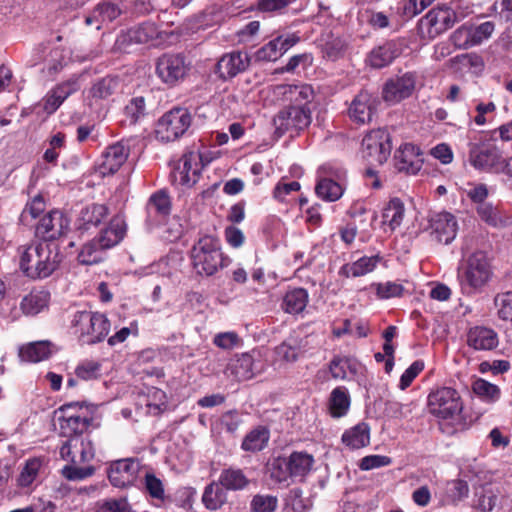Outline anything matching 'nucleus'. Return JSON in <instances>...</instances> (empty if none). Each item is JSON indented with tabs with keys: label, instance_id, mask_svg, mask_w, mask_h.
Instances as JSON below:
<instances>
[{
	"label": "nucleus",
	"instance_id": "6ab92c4d",
	"mask_svg": "<svg viewBox=\"0 0 512 512\" xmlns=\"http://www.w3.org/2000/svg\"><path fill=\"white\" fill-rule=\"evenodd\" d=\"M67 218L58 210L51 211L44 215L36 225V235L42 241L50 242L62 236L68 229Z\"/></svg>",
	"mask_w": 512,
	"mask_h": 512
},
{
	"label": "nucleus",
	"instance_id": "9d476101",
	"mask_svg": "<svg viewBox=\"0 0 512 512\" xmlns=\"http://www.w3.org/2000/svg\"><path fill=\"white\" fill-rule=\"evenodd\" d=\"M392 150L390 134L385 129L368 132L362 140V155L370 164L382 165Z\"/></svg>",
	"mask_w": 512,
	"mask_h": 512
},
{
	"label": "nucleus",
	"instance_id": "052dcab7",
	"mask_svg": "<svg viewBox=\"0 0 512 512\" xmlns=\"http://www.w3.org/2000/svg\"><path fill=\"white\" fill-rule=\"evenodd\" d=\"M94 512H128V502L126 498L98 502Z\"/></svg>",
	"mask_w": 512,
	"mask_h": 512
},
{
	"label": "nucleus",
	"instance_id": "1a4fd4ad",
	"mask_svg": "<svg viewBox=\"0 0 512 512\" xmlns=\"http://www.w3.org/2000/svg\"><path fill=\"white\" fill-rule=\"evenodd\" d=\"M507 158L501 150L488 142L470 143L469 163L477 170L488 173H500Z\"/></svg>",
	"mask_w": 512,
	"mask_h": 512
},
{
	"label": "nucleus",
	"instance_id": "dca6fc26",
	"mask_svg": "<svg viewBox=\"0 0 512 512\" xmlns=\"http://www.w3.org/2000/svg\"><path fill=\"white\" fill-rule=\"evenodd\" d=\"M457 22L456 12L448 6H437L432 8L423 16L418 24L421 32H445L451 29Z\"/></svg>",
	"mask_w": 512,
	"mask_h": 512
},
{
	"label": "nucleus",
	"instance_id": "c85d7f7f",
	"mask_svg": "<svg viewBox=\"0 0 512 512\" xmlns=\"http://www.w3.org/2000/svg\"><path fill=\"white\" fill-rule=\"evenodd\" d=\"M287 458L291 477L303 481L312 469L313 456L304 451H294Z\"/></svg>",
	"mask_w": 512,
	"mask_h": 512
},
{
	"label": "nucleus",
	"instance_id": "c03bdc74",
	"mask_svg": "<svg viewBox=\"0 0 512 512\" xmlns=\"http://www.w3.org/2000/svg\"><path fill=\"white\" fill-rule=\"evenodd\" d=\"M349 215L354 219L355 224H359V228L363 232H367L377 219L375 211L368 210L363 204L356 203L349 209Z\"/></svg>",
	"mask_w": 512,
	"mask_h": 512
},
{
	"label": "nucleus",
	"instance_id": "393cba45",
	"mask_svg": "<svg viewBox=\"0 0 512 512\" xmlns=\"http://www.w3.org/2000/svg\"><path fill=\"white\" fill-rule=\"evenodd\" d=\"M297 41L298 38L294 34H280L277 38L260 48L257 51V57L264 61H276Z\"/></svg>",
	"mask_w": 512,
	"mask_h": 512
},
{
	"label": "nucleus",
	"instance_id": "f8f14e48",
	"mask_svg": "<svg viewBox=\"0 0 512 512\" xmlns=\"http://www.w3.org/2000/svg\"><path fill=\"white\" fill-rule=\"evenodd\" d=\"M429 229L434 241L448 245L457 235L458 223L450 212H434L429 216Z\"/></svg>",
	"mask_w": 512,
	"mask_h": 512
},
{
	"label": "nucleus",
	"instance_id": "864d4df0",
	"mask_svg": "<svg viewBox=\"0 0 512 512\" xmlns=\"http://www.w3.org/2000/svg\"><path fill=\"white\" fill-rule=\"evenodd\" d=\"M494 303L498 309V316L502 320L512 322V291L497 294Z\"/></svg>",
	"mask_w": 512,
	"mask_h": 512
},
{
	"label": "nucleus",
	"instance_id": "bb28decb",
	"mask_svg": "<svg viewBox=\"0 0 512 512\" xmlns=\"http://www.w3.org/2000/svg\"><path fill=\"white\" fill-rule=\"evenodd\" d=\"M497 333L488 327L475 326L469 329L467 333V344L475 350H492L498 345Z\"/></svg>",
	"mask_w": 512,
	"mask_h": 512
},
{
	"label": "nucleus",
	"instance_id": "7c9ffc66",
	"mask_svg": "<svg viewBox=\"0 0 512 512\" xmlns=\"http://www.w3.org/2000/svg\"><path fill=\"white\" fill-rule=\"evenodd\" d=\"M342 442L350 449H360L370 443V428L367 423L361 422L346 430L342 435Z\"/></svg>",
	"mask_w": 512,
	"mask_h": 512
},
{
	"label": "nucleus",
	"instance_id": "c756f323",
	"mask_svg": "<svg viewBox=\"0 0 512 512\" xmlns=\"http://www.w3.org/2000/svg\"><path fill=\"white\" fill-rule=\"evenodd\" d=\"M120 15V9L111 3H102L94 8L91 15L86 18L88 25L95 23V29L100 30Z\"/></svg>",
	"mask_w": 512,
	"mask_h": 512
},
{
	"label": "nucleus",
	"instance_id": "f3484780",
	"mask_svg": "<svg viewBox=\"0 0 512 512\" xmlns=\"http://www.w3.org/2000/svg\"><path fill=\"white\" fill-rule=\"evenodd\" d=\"M273 94L283 102H289L293 107H309L315 93L309 84H279L273 87Z\"/></svg>",
	"mask_w": 512,
	"mask_h": 512
},
{
	"label": "nucleus",
	"instance_id": "6e6d98bb",
	"mask_svg": "<svg viewBox=\"0 0 512 512\" xmlns=\"http://www.w3.org/2000/svg\"><path fill=\"white\" fill-rule=\"evenodd\" d=\"M95 472L93 466L78 467L75 465H66L62 468V475L71 481L83 480L92 476Z\"/></svg>",
	"mask_w": 512,
	"mask_h": 512
},
{
	"label": "nucleus",
	"instance_id": "0eeeda50",
	"mask_svg": "<svg viewBox=\"0 0 512 512\" xmlns=\"http://www.w3.org/2000/svg\"><path fill=\"white\" fill-rule=\"evenodd\" d=\"M57 420L60 434L70 439L83 436L91 423L88 410L78 403H69L61 406L57 411Z\"/></svg>",
	"mask_w": 512,
	"mask_h": 512
},
{
	"label": "nucleus",
	"instance_id": "69168bd1",
	"mask_svg": "<svg viewBox=\"0 0 512 512\" xmlns=\"http://www.w3.org/2000/svg\"><path fill=\"white\" fill-rule=\"evenodd\" d=\"M403 286L394 282L379 283L376 285L377 296L381 299L399 297L403 293Z\"/></svg>",
	"mask_w": 512,
	"mask_h": 512
},
{
	"label": "nucleus",
	"instance_id": "a878e982",
	"mask_svg": "<svg viewBox=\"0 0 512 512\" xmlns=\"http://www.w3.org/2000/svg\"><path fill=\"white\" fill-rule=\"evenodd\" d=\"M50 292L44 288L32 289L20 302V310L26 316H35L48 308Z\"/></svg>",
	"mask_w": 512,
	"mask_h": 512
},
{
	"label": "nucleus",
	"instance_id": "20e7f679",
	"mask_svg": "<svg viewBox=\"0 0 512 512\" xmlns=\"http://www.w3.org/2000/svg\"><path fill=\"white\" fill-rule=\"evenodd\" d=\"M491 275L489 261L481 251L471 254L458 268V278L463 289L480 290L488 283Z\"/></svg>",
	"mask_w": 512,
	"mask_h": 512
},
{
	"label": "nucleus",
	"instance_id": "a18cd8bd",
	"mask_svg": "<svg viewBox=\"0 0 512 512\" xmlns=\"http://www.w3.org/2000/svg\"><path fill=\"white\" fill-rule=\"evenodd\" d=\"M269 440V433L266 429L258 427L250 431L242 442V449L250 452L261 451Z\"/></svg>",
	"mask_w": 512,
	"mask_h": 512
},
{
	"label": "nucleus",
	"instance_id": "5fc2aeb1",
	"mask_svg": "<svg viewBox=\"0 0 512 512\" xmlns=\"http://www.w3.org/2000/svg\"><path fill=\"white\" fill-rule=\"evenodd\" d=\"M379 261L378 256L362 257L349 267V272L353 277L363 276L373 271Z\"/></svg>",
	"mask_w": 512,
	"mask_h": 512
},
{
	"label": "nucleus",
	"instance_id": "09e8293b",
	"mask_svg": "<svg viewBox=\"0 0 512 512\" xmlns=\"http://www.w3.org/2000/svg\"><path fill=\"white\" fill-rule=\"evenodd\" d=\"M46 204L41 195H36L29 201L23 209L20 220L23 224L28 225L31 220L36 219L41 213L44 212Z\"/></svg>",
	"mask_w": 512,
	"mask_h": 512
},
{
	"label": "nucleus",
	"instance_id": "603ef678",
	"mask_svg": "<svg viewBox=\"0 0 512 512\" xmlns=\"http://www.w3.org/2000/svg\"><path fill=\"white\" fill-rule=\"evenodd\" d=\"M145 490L149 496L160 502L165 501V490L162 481L153 473H146L144 477Z\"/></svg>",
	"mask_w": 512,
	"mask_h": 512
},
{
	"label": "nucleus",
	"instance_id": "412c9836",
	"mask_svg": "<svg viewBox=\"0 0 512 512\" xmlns=\"http://www.w3.org/2000/svg\"><path fill=\"white\" fill-rule=\"evenodd\" d=\"M414 89L415 77L411 73H406L401 77L388 80L382 89V97L388 103H398L408 98Z\"/></svg>",
	"mask_w": 512,
	"mask_h": 512
},
{
	"label": "nucleus",
	"instance_id": "e433bc0d",
	"mask_svg": "<svg viewBox=\"0 0 512 512\" xmlns=\"http://www.w3.org/2000/svg\"><path fill=\"white\" fill-rule=\"evenodd\" d=\"M107 477L112 486L125 488L128 483V459L111 461L108 464Z\"/></svg>",
	"mask_w": 512,
	"mask_h": 512
},
{
	"label": "nucleus",
	"instance_id": "72a5a7b5",
	"mask_svg": "<svg viewBox=\"0 0 512 512\" xmlns=\"http://www.w3.org/2000/svg\"><path fill=\"white\" fill-rule=\"evenodd\" d=\"M125 233V221L122 219H113L109 226L101 232L98 239L102 247L108 249L118 244L124 238Z\"/></svg>",
	"mask_w": 512,
	"mask_h": 512
},
{
	"label": "nucleus",
	"instance_id": "0e129e2a",
	"mask_svg": "<svg viewBox=\"0 0 512 512\" xmlns=\"http://www.w3.org/2000/svg\"><path fill=\"white\" fill-rule=\"evenodd\" d=\"M147 116L146 101L144 97H135L130 101V122H141Z\"/></svg>",
	"mask_w": 512,
	"mask_h": 512
},
{
	"label": "nucleus",
	"instance_id": "b1692460",
	"mask_svg": "<svg viewBox=\"0 0 512 512\" xmlns=\"http://www.w3.org/2000/svg\"><path fill=\"white\" fill-rule=\"evenodd\" d=\"M128 159V153L121 143L109 146L102 155V160L97 166V172L101 176L111 175L117 172Z\"/></svg>",
	"mask_w": 512,
	"mask_h": 512
},
{
	"label": "nucleus",
	"instance_id": "bf43d9fd",
	"mask_svg": "<svg viewBox=\"0 0 512 512\" xmlns=\"http://www.w3.org/2000/svg\"><path fill=\"white\" fill-rule=\"evenodd\" d=\"M477 213L479 217L491 226H496L500 221V214L497 207L491 203L484 202L477 206Z\"/></svg>",
	"mask_w": 512,
	"mask_h": 512
},
{
	"label": "nucleus",
	"instance_id": "a211bd4d",
	"mask_svg": "<svg viewBox=\"0 0 512 512\" xmlns=\"http://www.w3.org/2000/svg\"><path fill=\"white\" fill-rule=\"evenodd\" d=\"M377 103V98L371 93L366 90L360 91L349 105L348 116L350 120L361 125L370 123L376 113Z\"/></svg>",
	"mask_w": 512,
	"mask_h": 512
},
{
	"label": "nucleus",
	"instance_id": "338daca9",
	"mask_svg": "<svg viewBox=\"0 0 512 512\" xmlns=\"http://www.w3.org/2000/svg\"><path fill=\"white\" fill-rule=\"evenodd\" d=\"M455 63L461 64L462 67L473 69V73H480L483 70L484 63L480 56L475 54H462L453 59Z\"/></svg>",
	"mask_w": 512,
	"mask_h": 512
},
{
	"label": "nucleus",
	"instance_id": "de8ad7c7",
	"mask_svg": "<svg viewBox=\"0 0 512 512\" xmlns=\"http://www.w3.org/2000/svg\"><path fill=\"white\" fill-rule=\"evenodd\" d=\"M315 191L323 200L333 202L342 196L344 189L339 183L324 178L317 183Z\"/></svg>",
	"mask_w": 512,
	"mask_h": 512
},
{
	"label": "nucleus",
	"instance_id": "f03ea898",
	"mask_svg": "<svg viewBox=\"0 0 512 512\" xmlns=\"http://www.w3.org/2000/svg\"><path fill=\"white\" fill-rule=\"evenodd\" d=\"M70 331L84 344L102 341L110 331V322L104 314L76 311L71 315Z\"/></svg>",
	"mask_w": 512,
	"mask_h": 512
},
{
	"label": "nucleus",
	"instance_id": "7ed1b4c3",
	"mask_svg": "<svg viewBox=\"0 0 512 512\" xmlns=\"http://www.w3.org/2000/svg\"><path fill=\"white\" fill-rule=\"evenodd\" d=\"M192 265L199 275L211 276L224 267V257L217 238L205 235L191 249Z\"/></svg>",
	"mask_w": 512,
	"mask_h": 512
},
{
	"label": "nucleus",
	"instance_id": "37998d69",
	"mask_svg": "<svg viewBox=\"0 0 512 512\" xmlns=\"http://www.w3.org/2000/svg\"><path fill=\"white\" fill-rule=\"evenodd\" d=\"M104 250L98 238L92 239L83 245L78 254V260L84 265L96 264L102 260Z\"/></svg>",
	"mask_w": 512,
	"mask_h": 512
},
{
	"label": "nucleus",
	"instance_id": "13d9d810",
	"mask_svg": "<svg viewBox=\"0 0 512 512\" xmlns=\"http://www.w3.org/2000/svg\"><path fill=\"white\" fill-rule=\"evenodd\" d=\"M327 36L328 39L322 44V50L325 57L335 60L342 53L345 45L340 38L333 37V34H327Z\"/></svg>",
	"mask_w": 512,
	"mask_h": 512
},
{
	"label": "nucleus",
	"instance_id": "aec40b11",
	"mask_svg": "<svg viewBox=\"0 0 512 512\" xmlns=\"http://www.w3.org/2000/svg\"><path fill=\"white\" fill-rule=\"evenodd\" d=\"M79 88L78 78L73 77L49 91L38 106L41 107L46 114L51 115L71 94L78 91Z\"/></svg>",
	"mask_w": 512,
	"mask_h": 512
},
{
	"label": "nucleus",
	"instance_id": "4468645a",
	"mask_svg": "<svg viewBox=\"0 0 512 512\" xmlns=\"http://www.w3.org/2000/svg\"><path fill=\"white\" fill-rule=\"evenodd\" d=\"M60 456L63 460L76 465L91 461L95 451L88 437L76 436L63 442L60 447Z\"/></svg>",
	"mask_w": 512,
	"mask_h": 512
},
{
	"label": "nucleus",
	"instance_id": "58836bf2",
	"mask_svg": "<svg viewBox=\"0 0 512 512\" xmlns=\"http://www.w3.org/2000/svg\"><path fill=\"white\" fill-rule=\"evenodd\" d=\"M203 504L207 509L217 510L227 502L225 488L218 483L209 484L202 496Z\"/></svg>",
	"mask_w": 512,
	"mask_h": 512
},
{
	"label": "nucleus",
	"instance_id": "5701e85b",
	"mask_svg": "<svg viewBox=\"0 0 512 512\" xmlns=\"http://www.w3.org/2000/svg\"><path fill=\"white\" fill-rule=\"evenodd\" d=\"M394 158L397 169L408 174H416L423 164L419 148L410 143L400 146Z\"/></svg>",
	"mask_w": 512,
	"mask_h": 512
},
{
	"label": "nucleus",
	"instance_id": "6e6552de",
	"mask_svg": "<svg viewBox=\"0 0 512 512\" xmlns=\"http://www.w3.org/2000/svg\"><path fill=\"white\" fill-rule=\"evenodd\" d=\"M191 122L192 116L188 109L175 107L158 120L156 137L163 142L175 141L185 134Z\"/></svg>",
	"mask_w": 512,
	"mask_h": 512
},
{
	"label": "nucleus",
	"instance_id": "49530a36",
	"mask_svg": "<svg viewBox=\"0 0 512 512\" xmlns=\"http://www.w3.org/2000/svg\"><path fill=\"white\" fill-rule=\"evenodd\" d=\"M41 466L42 462L38 458L27 460L17 477V485L21 488L30 487L37 479Z\"/></svg>",
	"mask_w": 512,
	"mask_h": 512
},
{
	"label": "nucleus",
	"instance_id": "f704fd0d",
	"mask_svg": "<svg viewBox=\"0 0 512 512\" xmlns=\"http://www.w3.org/2000/svg\"><path fill=\"white\" fill-rule=\"evenodd\" d=\"M308 303V293L303 288L289 290L282 302V308L286 313L298 314L302 312Z\"/></svg>",
	"mask_w": 512,
	"mask_h": 512
},
{
	"label": "nucleus",
	"instance_id": "4c0bfd02",
	"mask_svg": "<svg viewBox=\"0 0 512 512\" xmlns=\"http://www.w3.org/2000/svg\"><path fill=\"white\" fill-rule=\"evenodd\" d=\"M350 407V396L345 387L335 388L329 397V411L332 417L344 416Z\"/></svg>",
	"mask_w": 512,
	"mask_h": 512
},
{
	"label": "nucleus",
	"instance_id": "423d86ee",
	"mask_svg": "<svg viewBox=\"0 0 512 512\" xmlns=\"http://www.w3.org/2000/svg\"><path fill=\"white\" fill-rule=\"evenodd\" d=\"M462 410L461 396L454 388L441 387L428 395V411L439 419H454Z\"/></svg>",
	"mask_w": 512,
	"mask_h": 512
},
{
	"label": "nucleus",
	"instance_id": "c9c22d12",
	"mask_svg": "<svg viewBox=\"0 0 512 512\" xmlns=\"http://www.w3.org/2000/svg\"><path fill=\"white\" fill-rule=\"evenodd\" d=\"M219 484L227 490H242L249 484V480L241 469L227 468L222 470Z\"/></svg>",
	"mask_w": 512,
	"mask_h": 512
},
{
	"label": "nucleus",
	"instance_id": "2eb2a0df",
	"mask_svg": "<svg viewBox=\"0 0 512 512\" xmlns=\"http://www.w3.org/2000/svg\"><path fill=\"white\" fill-rule=\"evenodd\" d=\"M200 160L201 156L197 152L185 153L171 174L173 181L189 188L194 186L199 179L202 168Z\"/></svg>",
	"mask_w": 512,
	"mask_h": 512
},
{
	"label": "nucleus",
	"instance_id": "774afa93",
	"mask_svg": "<svg viewBox=\"0 0 512 512\" xmlns=\"http://www.w3.org/2000/svg\"><path fill=\"white\" fill-rule=\"evenodd\" d=\"M149 207L155 209L157 213L168 214L170 211L169 196L163 191L153 194L149 200Z\"/></svg>",
	"mask_w": 512,
	"mask_h": 512
},
{
	"label": "nucleus",
	"instance_id": "4d7b16f0",
	"mask_svg": "<svg viewBox=\"0 0 512 512\" xmlns=\"http://www.w3.org/2000/svg\"><path fill=\"white\" fill-rule=\"evenodd\" d=\"M277 498L270 495H255L251 501L252 512H274Z\"/></svg>",
	"mask_w": 512,
	"mask_h": 512
},
{
	"label": "nucleus",
	"instance_id": "f257e3e1",
	"mask_svg": "<svg viewBox=\"0 0 512 512\" xmlns=\"http://www.w3.org/2000/svg\"><path fill=\"white\" fill-rule=\"evenodd\" d=\"M20 269L31 279H42L56 271L62 257L58 247L47 241L35 240L18 248Z\"/></svg>",
	"mask_w": 512,
	"mask_h": 512
},
{
	"label": "nucleus",
	"instance_id": "4be33fe9",
	"mask_svg": "<svg viewBox=\"0 0 512 512\" xmlns=\"http://www.w3.org/2000/svg\"><path fill=\"white\" fill-rule=\"evenodd\" d=\"M250 65V58L239 51L224 54L216 65L219 78L226 81L244 72Z\"/></svg>",
	"mask_w": 512,
	"mask_h": 512
},
{
	"label": "nucleus",
	"instance_id": "3c124183",
	"mask_svg": "<svg viewBox=\"0 0 512 512\" xmlns=\"http://www.w3.org/2000/svg\"><path fill=\"white\" fill-rule=\"evenodd\" d=\"M473 392L486 401H496L500 396L498 386L484 380L477 379L472 384Z\"/></svg>",
	"mask_w": 512,
	"mask_h": 512
},
{
	"label": "nucleus",
	"instance_id": "cd10ccee",
	"mask_svg": "<svg viewBox=\"0 0 512 512\" xmlns=\"http://www.w3.org/2000/svg\"><path fill=\"white\" fill-rule=\"evenodd\" d=\"M173 0H152L154 10L160 11L158 15V24L156 22H144L140 25L137 32H166L164 27L173 24L170 20L171 13L168 14V8L172 6Z\"/></svg>",
	"mask_w": 512,
	"mask_h": 512
},
{
	"label": "nucleus",
	"instance_id": "e2e57ef3",
	"mask_svg": "<svg viewBox=\"0 0 512 512\" xmlns=\"http://www.w3.org/2000/svg\"><path fill=\"white\" fill-rule=\"evenodd\" d=\"M424 369V362L417 360L413 362L402 374L399 387L401 390L408 388L418 374Z\"/></svg>",
	"mask_w": 512,
	"mask_h": 512
},
{
	"label": "nucleus",
	"instance_id": "ddd939ff",
	"mask_svg": "<svg viewBox=\"0 0 512 512\" xmlns=\"http://www.w3.org/2000/svg\"><path fill=\"white\" fill-rule=\"evenodd\" d=\"M263 369L260 358H255L252 353H243L230 360L224 373L228 378L245 381L261 373Z\"/></svg>",
	"mask_w": 512,
	"mask_h": 512
},
{
	"label": "nucleus",
	"instance_id": "ea45409f",
	"mask_svg": "<svg viewBox=\"0 0 512 512\" xmlns=\"http://www.w3.org/2000/svg\"><path fill=\"white\" fill-rule=\"evenodd\" d=\"M50 349L47 342H34L24 345L19 350V357L22 361L36 363L47 359Z\"/></svg>",
	"mask_w": 512,
	"mask_h": 512
},
{
	"label": "nucleus",
	"instance_id": "2f4dec72",
	"mask_svg": "<svg viewBox=\"0 0 512 512\" xmlns=\"http://www.w3.org/2000/svg\"><path fill=\"white\" fill-rule=\"evenodd\" d=\"M402 53V49L394 42H389L374 49L369 56V62L374 68H382L390 64Z\"/></svg>",
	"mask_w": 512,
	"mask_h": 512
},
{
	"label": "nucleus",
	"instance_id": "39448f33",
	"mask_svg": "<svg viewBox=\"0 0 512 512\" xmlns=\"http://www.w3.org/2000/svg\"><path fill=\"white\" fill-rule=\"evenodd\" d=\"M191 62L182 53H163L155 61V73L162 83L174 87L185 80Z\"/></svg>",
	"mask_w": 512,
	"mask_h": 512
},
{
	"label": "nucleus",
	"instance_id": "9b49d317",
	"mask_svg": "<svg viewBox=\"0 0 512 512\" xmlns=\"http://www.w3.org/2000/svg\"><path fill=\"white\" fill-rule=\"evenodd\" d=\"M311 123V109L309 107L288 106L277 113L273 118L276 132L283 135L287 131H300Z\"/></svg>",
	"mask_w": 512,
	"mask_h": 512
},
{
	"label": "nucleus",
	"instance_id": "473e14b6",
	"mask_svg": "<svg viewBox=\"0 0 512 512\" xmlns=\"http://www.w3.org/2000/svg\"><path fill=\"white\" fill-rule=\"evenodd\" d=\"M107 214V208L102 204L92 203L85 206L79 215V229L88 230L99 225Z\"/></svg>",
	"mask_w": 512,
	"mask_h": 512
},
{
	"label": "nucleus",
	"instance_id": "79ce46f5",
	"mask_svg": "<svg viewBox=\"0 0 512 512\" xmlns=\"http://www.w3.org/2000/svg\"><path fill=\"white\" fill-rule=\"evenodd\" d=\"M404 212L403 202L399 198L391 199L383 211V223L388 224L391 230H395L401 225Z\"/></svg>",
	"mask_w": 512,
	"mask_h": 512
},
{
	"label": "nucleus",
	"instance_id": "a19ab883",
	"mask_svg": "<svg viewBox=\"0 0 512 512\" xmlns=\"http://www.w3.org/2000/svg\"><path fill=\"white\" fill-rule=\"evenodd\" d=\"M74 374L82 381L96 380L102 375V362L95 359H83L75 367Z\"/></svg>",
	"mask_w": 512,
	"mask_h": 512
},
{
	"label": "nucleus",
	"instance_id": "680f3d73",
	"mask_svg": "<svg viewBox=\"0 0 512 512\" xmlns=\"http://www.w3.org/2000/svg\"><path fill=\"white\" fill-rule=\"evenodd\" d=\"M117 86V81L113 78H103L98 81L91 89V94L96 98H106L110 96Z\"/></svg>",
	"mask_w": 512,
	"mask_h": 512
},
{
	"label": "nucleus",
	"instance_id": "8fccbe9b",
	"mask_svg": "<svg viewBox=\"0 0 512 512\" xmlns=\"http://www.w3.org/2000/svg\"><path fill=\"white\" fill-rule=\"evenodd\" d=\"M270 477L276 482H286L291 477L288 458L280 456L274 458L269 464Z\"/></svg>",
	"mask_w": 512,
	"mask_h": 512
}]
</instances>
